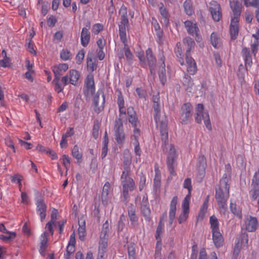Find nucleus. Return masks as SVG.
I'll return each instance as SVG.
<instances>
[{"label": "nucleus", "instance_id": "1", "mask_svg": "<svg viewBox=\"0 0 259 259\" xmlns=\"http://www.w3.org/2000/svg\"><path fill=\"white\" fill-rule=\"evenodd\" d=\"M160 111H154V118L157 125L159 122V129L162 142L163 151L167 153L166 164L170 174L171 176H176L175 171V163L177 158V154L175 145L171 144L169 148L167 147L168 143L167 120H159Z\"/></svg>", "mask_w": 259, "mask_h": 259}, {"label": "nucleus", "instance_id": "2", "mask_svg": "<svg viewBox=\"0 0 259 259\" xmlns=\"http://www.w3.org/2000/svg\"><path fill=\"white\" fill-rule=\"evenodd\" d=\"M229 178L227 174H224L222 178L220 181V184L218 188H215V198L218 204L222 211L225 214L227 210V201L229 196L230 185L228 184Z\"/></svg>", "mask_w": 259, "mask_h": 259}, {"label": "nucleus", "instance_id": "3", "mask_svg": "<svg viewBox=\"0 0 259 259\" xmlns=\"http://www.w3.org/2000/svg\"><path fill=\"white\" fill-rule=\"evenodd\" d=\"M180 122L183 124H187L192 120L193 106L189 102L184 103L180 111Z\"/></svg>", "mask_w": 259, "mask_h": 259}, {"label": "nucleus", "instance_id": "4", "mask_svg": "<svg viewBox=\"0 0 259 259\" xmlns=\"http://www.w3.org/2000/svg\"><path fill=\"white\" fill-rule=\"evenodd\" d=\"M204 106L202 104H198L197 106L196 110L195 120L198 123L201 122L202 120H203L204 123L206 127L210 130H211V125L209 119V116L207 112L203 111Z\"/></svg>", "mask_w": 259, "mask_h": 259}, {"label": "nucleus", "instance_id": "5", "mask_svg": "<svg viewBox=\"0 0 259 259\" xmlns=\"http://www.w3.org/2000/svg\"><path fill=\"white\" fill-rule=\"evenodd\" d=\"M105 102V95L102 90H99L94 97L93 104L94 111L99 114L104 109Z\"/></svg>", "mask_w": 259, "mask_h": 259}, {"label": "nucleus", "instance_id": "6", "mask_svg": "<svg viewBox=\"0 0 259 259\" xmlns=\"http://www.w3.org/2000/svg\"><path fill=\"white\" fill-rule=\"evenodd\" d=\"M115 138L118 144L123 143L125 135L123 129V122L121 118L116 119L114 127Z\"/></svg>", "mask_w": 259, "mask_h": 259}, {"label": "nucleus", "instance_id": "7", "mask_svg": "<svg viewBox=\"0 0 259 259\" xmlns=\"http://www.w3.org/2000/svg\"><path fill=\"white\" fill-rule=\"evenodd\" d=\"M230 6L233 13V17L232 19H236V22L237 19L239 20V18L242 12V0H233L230 1Z\"/></svg>", "mask_w": 259, "mask_h": 259}, {"label": "nucleus", "instance_id": "8", "mask_svg": "<svg viewBox=\"0 0 259 259\" xmlns=\"http://www.w3.org/2000/svg\"><path fill=\"white\" fill-rule=\"evenodd\" d=\"M141 211L145 220L150 222L151 220V209L147 196H144L143 197L141 203Z\"/></svg>", "mask_w": 259, "mask_h": 259}, {"label": "nucleus", "instance_id": "9", "mask_svg": "<svg viewBox=\"0 0 259 259\" xmlns=\"http://www.w3.org/2000/svg\"><path fill=\"white\" fill-rule=\"evenodd\" d=\"M121 182L123 188V200L126 201L128 198V191H132L135 189V182L131 178H128V181L124 180Z\"/></svg>", "mask_w": 259, "mask_h": 259}, {"label": "nucleus", "instance_id": "10", "mask_svg": "<svg viewBox=\"0 0 259 259\" xmlns=\"http://www.w3.org/2000/svg\"><path fill=\"white\" fill-rule=\"evenodd\" d=\"M36 211L38 213L41 222H43L47 215V205L42 198H37L36 200Z\"/></svg>", "mask_w": 259, "mask_h": 259}, {"label": "nucleus", "instance_id": "11", "mask_svg": "<svg viewBox=\"0 0 259 259\" xmlns=\"http://www.w3.org/2000/svg\"><path fill=\"white\" fill-rule=\"evenodd\" d=\"M251 185L253 189L249 191V194L253 201L257 198V193L259 192V170L255 173L252 180Z\"/></svg>", "mask_w": 259, "mask_h": 259}, {"label": "nucleus", "instance_id": "12", "mask_svg": "<svg viewBox=\"0 0 259 259\" xmlns=\"http://www.w3.org/2000/svg\"><path fill=\"white\" fill-rule=\"evenodd\" d=\"M211 5L209 9L212 17L215 21L218 22L222 18L221 6L217 2H213Z\"/></svg>", "mask_w": 259, "mask_h": 259}, {"label": "nucleus", "instance_id": "13", "mask_svg": "<svg viewBox=\"0 0 259 259\" xmlns=\"http://www.w3.org/2000/svg\"><path fill=\"white\" fill-rule=\"evenodd\" d=\"M146 58L148 61V65L150 68V73L151 74L155 73V66L156 63V59L155 56H154L152 50L150 48H148L146 51Z\"/></svg>", "mask_w": 259, "mask_h": 259}, {"label": "nucleus", "instance_id": "14", "mask_svg": "<svg viewBox=\"0 0 259 259\" xmlns=\"http://www.w3.org/2000/svg\"><path fill=\"white\" fill-rule=\"evenodd\" d=\"M53 71L55 75V78L53 79V83L55 85V90L59 93L61 92L63 89L61 86V84L59 83L60 77L62 75L63 72L59 70L58 68L56 66H54L53 68Z\"/></svg>", "mask_w": 259, "mask_h": 259}, {"label": "nucleus", "instance_id": "15", "mask_svg": "<svg viewBox=\"0 0 259 259\" xmlns=\"http://www.w3.org/2000/svg\"><path fill=\"white\" fill-rule=\"evenodd\" d=\"M87 65L88 71L93 72L97 68V60L93 53H89L87 56Z\"/></svg>", "mask_w": 259, "mask_h": 259}, {"label": "nucleus", "instance_id": "16", "mask_svg": "<svg viewBox=\"0 0 259 259\" xmlns=\"http://www.w3.org/2000/svg\"><path fill=\"white\" fill-rule=\"evenodd\" d=\"M165 57L163 54V53H161V57L159 59V63H161L158 70V75L159 77L160 80L162 84H164L165 82L166 81V76L165 73V65L164 63Z\"/></svg>", "mask_w": 259, "mask_h": 259}, {"label": "nucleus", "instance_id": "17", "mask_svg": "<svg viewBox=\"0 0 259 259\" xmlns=\"http://www.w3.org/2000/svg\"><path fill=\"white\" fill-rule=\"evenodd\" d=\"M239 20L237 19L236 22V19H231V22L230 26V33L231 35V40H235L238 35L239 32V26L238 22Z\"/></svg>", "mask_w": 259, "mask_h": 259}, {"label": "nucleus", "instance_id": "18", "mask_svg": "<svg viewBox=\"0 0 259 259\" xmlns=\"http://www.w3.org/2000/svg\"><path fill=\"white\" fill-rule=\"evenodd\" d=\"M241 54L245 62L246 70L247 71L248 69L250 68L252 64V58L250 52L247 48L244 47L242 50Z\"/></svg>", "mask_w": 259, "mask_h": 259}, {"label": "nucleus", "instance_id": "19", "mask_svg": "<svg viewBox=\"0 0 259 259\" xmlns=\"http://www.w3.org/2000/svg\"><path fill=\"white\" fill-rule=\"evenodd\" d=\"M178 202V197L175 196L172 199L170 204V209H169V225H171L173 221L175 218L176 211V206Z\"/></svg>", "mask_w": 259, "mask_h": 259}, {"label": "nucleus", "instance_id": "20", "mask_svg": "<svg viewBox=\"0 0 259 259\" xmlns=\"http://www.w3.org/2000/svg\"><path fill=\"white\" fill-rule=\"evenodd\" d=\"M245 224L246 230L251 232L254 231L256 229L258 222L255 217L249 216V218L246 219Z\"/></svg>", "mask_w": 259, "mask_h": 259}, {"label": "nucleus", "instance_id": "21", "mask_svg": "<svg viewBox=\"0 0 259 259\" xmlns=\"http://www.w3.org/2000/svg\"><path fill=\"white\" fill-rule=\"evenodd\" d=\"M91 33L88 28H83L80 35V40L82 46L86 47L90 42Z\"/></svg>", "mask_w": 259, "mask_h": 259}, {"label": "nucleus", "instance_id": "22", "mask_svg": "<svg viewBox=\"0 0 259 259\" xmlns=\"http://www.w3.org/2000/svg\"><path fill=\"white\" fill-rule=\"evenodd\" d=\"M212 233V240L215 246L217 248H219L223 245L224 239L222 234L219 231H213Z\"/></svg>", "mask_w": 259, "mask_h": 259}, {"label": "nucleus", "instance_id": "23", "mask_svg": "<svg viewBox=\"0 0 259 259\" xmlns=\"http://www.w3.org/2000/svg\"><path fill=\"white\" fill-rule=\"evenodd\" d=\"M128 215L131 222V225L133 228L136 226V224L138 221V218L136 215L135 207L133 204H131L128 207Z\"/></svg>", "mask_w": 259, "mask_h": 259}, {"label": "nucleus", "instance_id": "24", "mask_svg": "<svg viewBox=\"0 0 259 259\" xmlns=\"http://www.w3.org/2000/svg\"><path fill=\"white\" fill-rule=\"evenodd\" d=\"M184 24L188 32L190 34L193 35L195 32H199V29L196 23L187 20L184 22Z\"/></svg>", "mask_w": 259, "mask_h": 259}, {"label": "nucleus", "instance_id": "25", "mask_svg": "<svg viewBox=\"0 0 259 259\" xmlns=\"http://www.w3.org/2000/svg\"><path fill=\"white\" fill-rule=\"evenodd\" d=\"M85 88L90 89L91 95L95 94V87L94 79V76L92 74L87 75L85 80Z\"/></svg>", "mask_w": 259, "mask_h": 259}, {"label": "nucleus", "instance_id": "26", "mask_svg": "<svg viewBox=\"0 0 259 259\" xmlns=\"http://www.w3.org/2000/svg\"><path fill=\"white\" fill-rule=\"evenodd\" d=\"M183 44L187 48L186 55H190V51L194 48L195 45L194 40L188 36L184 38Z\"/></svg>", "mask_w": 259, "mask_h": 259}, {"label": "nucleus", "instance_id": "27", "mask_svg": "<svg viewBox=\"0 0 259 259\" xmlns=\"http://www.w3.org/2000/svg\"><path fill=\"white\" fill-rule=\"evenodd\" d=\"M132 162V156L130 151L126 149L123 152V167H130Z\"/></svg>", "mask_w": 259, "mask_h": 259}, {"label": "nucleus", "instance_id": "28", "mask_svg": "<svg viewBox=\"0 0 259 259\" xmlns=\"http://www.w3.org/2000/svg\"><path fill=\"white\" fill-rule=\"evenodd\" d=\"M79 76V72L77 70L74 69L71 70L69 71V82L75 85Z\"/></svg>", "mask_w": 259, "mask_h": 259}, {"label": "nucleus", "instance_id": "29", "mask_svg": "<svg viewBox=\"0 0 259 259\" xmlns=\"http://www.w3.org/2000/svg\"><path fill=\"white\" fill-rule=\"evenodd\" d=\"M108 246V239H100L99 243V252L102 254H105L106 252Z\"/></svg>", "mask_w": 259, "mask_h": 259}, {"label": "nucleus", "instance_id": "30", "mask_svg": "<svg viewBox=\"0 0 259 259\" xmlns=\"http://www.w3.org/2000/svg\"><path fill=\"white\" fill-rule=\"evenodd\" d=\"M210 41L211 45L215 48H219L220 47H221V39L218 36V35L214 32L212 33L211 34Z\"/></svg>", "mask_w": 259, "mask_h": 259}, {"label": "nucleus", "instance_id": "31", "mask_svg": "<svg viewBox=\"0 0 259 259\" xmlns=\"http://www.w3.org/2000/svg\"><path fill=\"white\" fill-rule=\"evenodd\" d=\"M185 11L186 13L189 16H191L194 13L193 8H192V4L191 0H186L183 5Z\"/></svg>", "mask_w": 259, "mask_h": 259}, {"label": "nucleus", "instance_id": "32", "mask_svg": "<svg viewBox=\"0 0 259 259\" xmlns=\"http://www.w3.org/2000/svg\"><path fill=\"white\" fill-rule=\"evenodd\" d=\"M209 222L210 224V228L212 230V232L213 231H219V222L218 219L214 215H212L210 217Z\"/></svg>", "mask_w": 259, "mask_h": 259}, {"label": "nucleus", "instance_id": "33", "mask_svg": "<svg viewBox=\"0 0 259 259\" xmlns=\"http://www.w3.org/2000/svg\"><path fill=\"white\" fill-rule=\"evenodd\" d=\"M127 27V26L122 25V24L119 25V34L120 39L123 43H125L127 40L126 36V27Z\"/></svg>", "mask_w": 259, "mask_h": 259}, {"label": "nucleus", "instance_id": "34", "mask_svg": "<svg viewBox=\"0 0 259 259\" xmlns=\"http://www.w3.org/2000/svg\"><path fill=\"white\" fill-rule=\"evenodd\" d=\"M7 235H1L0 239L5 241H11L16 236L15 232L7 231Z\"/></svg>", "mask_w": 259, "mask_h": 259}, {"label": "nucleus", "instance_id": "35", "mask_svg": "<svg viewBox=\"0 0 259 259\" xmlns=\"http://www.w3.org/2000/svg\"><path fill=\"white\" fill-rule=\"evenodd\" d=\"M191 198V194H188L185 197L182 203L183 211L185 212H189V203Z\"/></svg>", "mask_w": 259, "mask_h": 259}, {"label": "nucleus", "instance_id": "36", "mask_svg": "<svg viewBox=\"0 0 259 259\" xmlns=\"http://www.w3.org/2000/svg\"><path fill=\"white\" fill-rule=\"evenodd\" d=\"M72 155L76 158L78 162L81 161L82 154L79 152V148L77 145H75L72 150Z\"/></svg>", "mask_w": 259, "mask_h": 259}, {"label": "nucleus", "instance_id": "37", "mask_svg": "<svg viewBox=\"0 0 259 259\" xmlns=\"http://www.w3.org/2000/svg\"><path fill=\"white\" fill-rule=\"evenodd\" d=\"M159 9L162 17L165 19V20L168 21L169 18L168 12L166 8L163 7V4L162 3H160L159 5Z\"/></svg>", "mask_w": 259, "mask_h": 259}, {"label": "nucleus", "instance_id": "38", "mask_svg": "<svg viewBox=\"0 0 259 259\" xmlns=\"http://www.w3.org/2000/svg\"><path fill=\"white\" fill-rule=\"evenodd\" d=\"M198 259H208L207 254L204 248L201 249L199 252ZM211 259H218L216 253L215 252H213V255Z\"/></svg>", "mask_w": 259, "mask_h": 259}, {"label": "nucleus", "instance_id": "39", "mask_svg": "<svg viewBox=\"0 0 259 259\" xmlns=\"http://www.w3.org/2000/svg\"><path fill=\"white\" fill-rule=\"evenodd\" d=\"M134 243H130L127 246L129 259H135V247Z\"/></svg>", "mask_w": 259, "mask_h": 259}, {"label": "nucleus", "instance_id": "40", "mask_svg": "<svg viewBox=\"0 0 259 259\" xmlns=\"http://www.w3.org/2000/svg\"><path fill=\"white\" fill-rule=\"evenodd\" d=\"M205 174V167H198L197 175V181L198 182H201Z\"/></svg>", "mask_w": 259, "mask_h": 259}, {"label": "nucleus", "instance_id": "41", "mask_svg": "<svg viewBox=\"0 0 259 259\" xmlns=\"http://www.w3.org/2000/svg\"><path fill=\"white\" fill-rule=\"evenodd\" d=\"M183 84L188 88H190L193 84L191 77L188 74H185L183 79Z\"/></svg>", "mask_w": 259, "mask_h": 259}, {"label": "nucleus", "instance_id": "42", "mask_svg": "<svg viewBox=\"0 0 259 259\" xmlns=\"http://www.w3.org/2000/svg\"><path fill=\"white\" fill-rule=\"evenodd\" d=\"M21 176L19 175L18 174H15V175L11 176V181L13 183H16L18 184L19 185V190L21 191V187H22V184H21V181L22 179L20 178Z\"/></svg>", "mask_w": 259, "mask_h": 259}, {"label": "nucleus", "instance_id": "43", "mask_svg": "<svg viewBox=\"0 0 259 259\" xmlns=\"http://www.w3.org/2000/svg\"><path fill=\"white\" fill-rule=\"evenodd\" d=\"M208 207L207 204V200H205L204 202L201 209L200 212L198 214V218L202 219L205 215V213L206 212L207 209Z\"/></svg>", "mask_w": 259, "mask_h": 259}, {"label": "nucleus", "instance_id": "44", "mask_svg": "<svg viewBox=\"0 0 259 259\" xmlns=\"http://www.w3.org/2000/svg\"><path fill=\"white\" fill-rule=\"evenodd\" d=\"M124 53L125 56L127 59V60L130 61L132 60L133 58V55L131 52L129 47L127 45V44L124 43Z\"/></svg>", "mask_w": 259, "mask_h": 259}, {"label": "nucleus", "instance_id": "45", "mask_svg": "<svg viewBox=\"0 0 259 259\" xmlns=\"http://www.w3.org/2000/svg\"><path fill=\"white\" fill-rule=\"evenodd\" d=\"M84 54L85 52L83 49H81L78 52L75 57L77 64H80L82 63V60L84 57Z\"/></svg>", "mask_w": 259, "mask_h": 259}, {"label": "nucleus", "instance_id": "46", "mask_svg": "<svg viewBox=\"0 0 259 259\" xmlns=\"http://www.w3.org/2000/svg\"><path fill=\"white\" fill-rule=\"evenodd\" d=\"M124 170L122 172L121 176V182L124 180L128 181V176L131 172V167H123Z\"/></svg>", "mask_w": 259, "mask_h": 259}, {"label": "nucleus", "instance_id": "47", "mask_svg": "<svg viewBox=\"0 0 259 259\" xmlns=\"http://www.w3.org/2000/svg\"><path fill=\"white\" fill-rule=\"evenodd\" d=\"M128 121L130 123L132 124V125L134 127H137L139 123V121L138 119V117L137 116V114L133 115H131L128 116Z\"/></svg>", "mask_w": 259, "mask_h": 259}, {"label": "nucleus", "instance_id": "48", "mask_svg": "<svg viewBox=\"0 0 259 259\" xmlns=\"http://www.w3.org/2000/svg\"><path fill=\"white\" fill-rule=\"evenodd\" d=\"M0 66L5 68L10 67L11 66L10 58L4 56V59L0 60Z\"/></svg>", "mask_w": 259, "mask_h": 259}, {"label": "nucleus", "instance_id": "49", "mask_svg": "<svg viewBox=\"0 0 259 259\" xmlns=\"http://www.w3.org/2000/svg\"><path fill=\"white\" fill-rule=\"evenodd\" d=\"M99 124L97 121H95L93 128V137L96 139L98 137L99 135Z\"/></svg>", "mask_w": 259, "mask_h": 259}, {"label": "nucleus", "instance_id": "50", "mask_svg": "<svg viewBox=\"0 0 259 259\" xmlns=\"http://www.w3.org/2000/svg\"><path fill=\"white\" fill-rule=\"evenodd\" d=\"M48 239L47 237V233L44 232L41 235L40 247H47Z\"/></svg>", "mask_w": 259, "mask_h": 259}, {"label": "nucleus", "instance_id": "51", "mask_svg": "<svg viewBox=\"0 0 259 259\" xmlns=\"http://www.w3.org/2000/svg\"><path fill=\"white\" fill-rule=\"evenodd\" d=\"M71 56V53L70 51L67 50H63L60 53V57L61 58L64 60H67L70 59V57Z\"/></svg>", "mask_w": 259, "mask_h": 259}, {"label": "nucleus", "instance_id": "52", "mask_svg": "<svg viewBox=\"0 0 259 259\" xmlns=\"http://www.w3.org/2000/svg\"><path fill=\"white\" fill-rule=\"evenodd\" d=\"M184 187L186 189H187L188 190V194H191V192L192 189V187L191 185V180L190 178H187L185 179L184 183Z\"/></svg>", "mask_w": 259, "mask_h": 259}, {"label": "nucleus", "instance_id": "53", "mask_svg": "<svg viewBox=\"0 0 259 259\" xmlns=\"http://www.w3.org/2000/svg\"><path fill=\"white\" fill-rule=\"evenodd\" d=\"M198 167H205L206 165V159L203 155L200 156L198 158Z\"/></svg>", "mask_w": 259, "mask_h": 259}, {"label": "nucleus", "instance_id": "54", "mask_svg": "<svg viewBox=\"0 0 259 259\" xmlns=\"http://www.w3.org/2000/svg\"><path fill=\"white\" fill-rule=\"evenodd\" d=\"M63 164L65 167L66 169V172H67V170L70 166V158L68 155H63Z\"/></svg>", "mask_w": 259, "mask_h": 259}, {"label": "nucleus", "instance_id": "55", "mask_svg": "<svg viewBox=\"0 0 259 259\" xmlns=\"http://www.w3.org/2000/svg\"><path fill=\"white\" fill-rule=\"evenodd\" d=\"M245 6L246 7H253L259 9V0H249Z\"/></svg>", "mask_w": 259, "mask_h": 259}, {"label": "nucleus", "instance_id": "56", "mask_svg": "<svg viewBox=\"0 0 259 259\" xmlns=\"http://www.w3.org/2000/svg\"><path fill=\"white\" fill-rule=\"evenodd\" d=\"M245 6L246 7H253L259 9V0H249Z\"/></svg>", "mask_w": 259, "mask_h": 259}, {"label": "nucleus", "instance_id": "57", "mask_svg": "<svg viewBox=\"0 0 259 259\" xmlns=\"http://www.w3.org/2000/svg\"><path fill=\"white\" fill-rule=\"evenodd\" d=\"M245 6L246 7H253L259 9V0H249Z\"/></svg>", "mask_w": 259, "mask_h": 259}, {"label": "nucleus", "instance_id": "58", "mask_svg": "<svg viewBox=\"0 0 259 259\" xmlns=\"http://www.w3.org/2000/svg\"><path fill=\"white\" fill-rule=\"evenodd\" d=\"M136 93L140 98L146 99L147 96V92L145 90L140 88H137L136 90Z\"/></svg>", "mask_w": 259, "mask_h": 259}, {"label": "nucleus", "instance_id": "59", "mask_svg": "<svg viewBox=\"0 0 259 259\" xmlns=\"http://www.w3.org/2000/svg\"><path fill=\"white\" fill-rule=\"evenodd\" d=\"M163 227V225L162 224L161 220L156 229L155 238L157 240H158L160 238V235L162 232Z\"/></svg>", "mask_w": 259, "mask_h": 259}, {"label": "nucleus", "instance_id": "60", "mask_svg": "<svg viewBox=\"0 0 259 259\" xmlns=\"http://www.w3.org/2000/svg\"><path fill=\"white\" fill-rule=\"evenodd\" d=\"M188 213L189 212H185L184 211H182V213L180 214L178 219L179 224H182V223L186 221L188 218Z\"/></svg>", "mask_w": 259, "mask_h": 259}, {"label": "nucleus", "instance_id": "61", "mask_svg": "<svg viewBox=\"0 0 259 259\" xmlns=\"http://www.w3.org/2000/svg\"><path fill=\"white\" fill-rule=\"evenodd\" d=\"M186 60L187 66H194V65H196L195 60L190 55H186Z\"/></svg>", "mask_w": 259, "mask_h": 259}, {"label": "nucleus", "instance_id": "62", "mask_svg": "<svg viewBox=\"0 0 259 259\" xmlns=\"http://www.w3.org/2000/svg\"><path fill=\"white\" fill-rule=\"evenodd\" d=\"M155 30L156 32L157 36L159 38H161L163 36V31L161 29L158 23L155 24L154 25Z\"/></svg>", "mask_w": 259, "mask_h": 259}, {"label": "nucleus", "instance_id": "63", "mask_svg": "<svg viewBox=\"0 0 259 259\" xmlns=\"http://www.w3.org/2000/svg\"><path fill=\"white\" fill-rule=\"evenodd\" d=\"M75 251V245L68 244L66 248V256L70 257V255Z\"/></svg>", "mask_w": 259, "mask_h": 259}, {"label": "nucleus", "instance_id": "64", "mask_svg": "<svg viewBox=\"0 0 259 259\" xmlns=\"http://www.w3.org/2000/svg\"><path fill=\"white\" fill-rule=\"evenodd\" d=\"M57 22V19L53 16H51L47 19V24L50 27H54Z\"/></svg>", "mask_w": 259, "mask_h": 259}]
</instances>
